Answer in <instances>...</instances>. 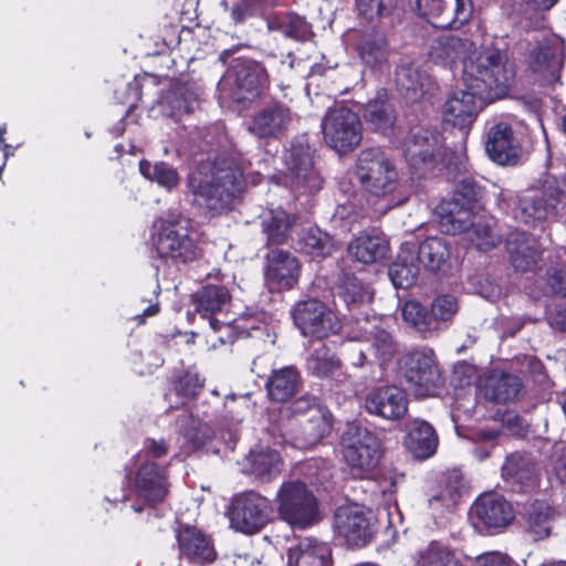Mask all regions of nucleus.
<instances>
[{
  "label": "nucleus",
  "mask_w": 566,
  "mask_h": 566,
  "mask_svg": "<svg viewBox=\"0 0 566 566\" xmlns=\"http://www.w3.org/2000/svg\"><path fill=\"white\" fill-rule=\"evenodd\" d=\"M515 78L514 64L497 49H488L464 61V88L453 91L442 107L446 125L458 128L465 137L485 101L504 96Z\"/></svg>",
  "instance_id": "nucleus-1"
},
{
  "label": "nucleus",
  "mask_w": 566,
  "mask_h": 566,
  "mask_svg": "<svg viewBox=\"0 0 566 566\" xmlns=\"http://www.w3.org/2000/svg\"><path fill=\"white\" fill-rule=\"evenodd\" d=\"M245 168L231 159H218L198 166L189 176L188 186L197 200L209 210H227L244 188Z\"/></svg>",
  "instance_id": "nucleus-2"
},
{
  "label": "nucleus",
  "mask_w": 566,
  "mask_h": 566,
  "mask_svg": "<svg viewBox=\"0 0 566 566\" xmlns=\"http://www.w3.org/2000/svg\"><path fill=\"white\" fill-rule=\"evenodd\" d=\"M275 502L280 518L293 528L304 530L319 520L317 499L301 481L284 482Z\"/></svg>",
  "instance_id": "nucleus-3"
},
{
  "label": "nucleus",
  "mask_w": 566,
  "mask_h": 566,
  "mask_svg": "<svg viewBox=\"0 0 566 566\" xmlns=\"http://www.w3.org/2000/svg\"><path fill=\"white\" fill-rule=\"evenodd\" d=\"M269 87V75L264 66L255 61H239L219 82L221 98L238 103L251 102Z\"/></svg>",
  "instance_id": "nucleus-4"
},
{
  "label": "nucleus",
  "mask_w": 566,
  "mask_h": 566,
  "mask_svg": "<svg viewBox=\"0 0 566 566\" xmlns=\"http://www.w3.org/2000/svg\"><path fill=\"white\" fill-rule=\"evenodd\" d=\"M342 453L356 479L369 478L380 460V442L367 428L349 427L343 434Z\"/></svg>",
  "instance_id": "nucleus-5"
},
{
  "label": "nucleus",
  "mask_w": 566,
  "mask_h": 566,
  "mask_svg": "<svg viewBox=\"0 0 566 566\" xmlns=\"http://www.w3.org/2000/svg\"><path fill=\"white\" fill-rule=\"evenodd\" d=\"M566 210V190L557 181H546L542 190L523 193L514 216L525 224L536 226L554 219Z\"/></svg>",
  "instance_id": "nucleus-6"
},
{
  "label": "nucleus",
  "mask_w": 566,
  "mask_h": 566,
  "mask_svg": "<svg viewBox=\"0 0 566 566\" xmlns=\"http://www.w3.org/2000/svg\"><path fill=\"white\" fill-rule=\"evenodd\" d=\"M321 127L326 145L339 155L353 151L363 139L360 118L347 107L329 108L322 119Z\"/></svg>",
  "instance_id": "nucleus-7"
},
{
  "label": "nucleus",
  "mask_w": 566,
  "mask_h": 566,
  "mask_svg": "<svg viewBox=\"0 0 566 566\" xmlns=\"http://www.w3.org/2000/svg\"><path fill=\"white\" fill-rule=\"evenodd\" d=\"M356 174L363 187L376 196L394 191L399 181L394 161L378 148L360 151Z\"/></svg>",
  "instance_id": "nucleus-8"
},
{
  "label": "nucleus",
  "mask_w": 566,
  "mask_h": 566,
  "mask_svg": "<svg viewBox=\"0 0 566 566\" xmlns=\"http://www.w3.org/2000/svg\"><path fill=\"white\" fill-rule=\"evenodd\" d=\"M272 516L270 500L253 491L233 496L228 512L231 528L247 535L261 532L272 521Z\"/></svg>",
  "instance_id": "nucleus-9"
},
{
  "label": "nucleus",
  "mask_w": 566,
  "mask_h": 566,
  "mask_svg": "<svg viewBox=\"0 0 566 566\" xmlns=\"http://www.w3.org/2000/svg\"><path fill=\"white\" fill-rule=\"evenodd\" d=\"M400 369L415 396L424 398L436 395L441 376L431 349L407 354L400 360Z\"/></svg>",
  "instance_id": "nucleus-10"
},
{
  "label": "nucleus",
  "mask_w": 566,
  "mask_h": 566,
  "mask_svg": "<svg viewBox=\"0 0 566 566\" xmlns=\"http://www.w3.org/2000/svg\"><path fill=\"white\" fill-rule=\"evenodd\" d=\"M293 319L304 336L325 338L340 328L335 313L314 298L297 303L293 310Z\"/></svg>",
  "instance_id": "nucleus-11"
},
{
  "label": "nucleus",
  "mask_w": 566,
  "mask_h": 566,
  "mask_svg": "<svg viewBox=\"0 0 566 566\" xmlns=\"http://www.w3.org/2000/svg\"><path fill=\"white\" fill-rule=\"evenodd\" d=\"M402 151L410 166L422 168L441 160L444 155V146L439 132L416 127L410 129L405 138Z\"/></svg>",
  "instance_id": "nucleus-12"
},
{
  "label": "nucleus",
  "mask_w": 566,
  "mask_h": 566,
  "mask_svg": "<svg viewBox=\"0 0 566 566\" xmlns=\"http://www.w3.org/2000/svg\"><path fill=\"white\" fill-rule=\"evenodd\" d=\"M155 247L160 258L180 263L192 262L202 256L201 249L189 237L187 229L167 221L160 222Z\"/></svg>",
  "instance_id": "nucleus-13"
},
{
  "label": "nucleus",
  "mask_w": 566,
  "mask_h": 566,
  "mask_svg": "<svg viewBox=\"0 0 566 566\" xmlns=\"http://www.w3.org/2000/svg\"><path fill=\"white\" fill-rule=\"evenodd\" d=\"M334 530L349 546H364L374 533L373 515L358 504L339 506L334 516Z\"/></svg>",
  "instance_id": "nucleus-14"
},
{
  "label": "nucleus",
  "mask_w": 566,
  "mask_h": 566,
  "mask_svg": "<svg viewBox=\"0 0 566 566\" xmlns=\"http://www.w3.org/2000/svg\"><path fill=\"white\" fill-rule=\"evenodd\" d=\"M420 15L440 29L459 28L472 15L471 0H416Z\"/></svg>",
  "instance_id": "nucleus-15"
},
{
  "label": "nucleus",
  "mask_w": 566,
  "mask_h": 566,
  "mask_svg": "<svg viewBox=\"0 0 566 566\" xmlns=\"http://www.w3.org/2000/svg\"><path fill=\"white\" fill-rule=\"evenodd\" d=\"M286 182L301 191H316L322 180L314 169L313 155L308 146H292L284 154Z\"/></svg>",
  "instance_id": "nucleus-16"
},
{
  "label": "nucleus",
  "mask_w": 566,
  "mask_h": 566,
  "mask_svg": "<svg viewBox=\"0 0 566 566\" xmlns=\"http://www.w3.org/2000/svg\"><path fill=\"white\" fill-rule=\"evenodd\" d=\"M294 120V114L283 103H271L256 111L248 122V130L260 139H280Z\"/></svg>",
  "instance_id": "nucleus-17"
},
{
  "label": "nucleus",
  "mask_w": 566,
  "mask_h": 566,
  "mask_svg": "<svg viewBox=\"0 0 566 566\" xmlns=\"http://www.w3.org/2000/svg\"><path fill=\"white\" fill-rule=\"evenodd\" d=\"M180 560L192 566H207L217 559V551L210 536L196 526H184L176 535Z\"/></svg>",
  "instance_id": "nucleus-18"
},
{
  "label": "nucleus",
  "mask_w": 566,
  "mask_h": 566,
  "mask_svg": "<svg viewBox=\"0 0 566 566\" xmlns=\"http://www.w3.org/2000/svg\"><path fill=\"white\" fill-rule=\"evenodd\" d=\"M365 408L369 413L386 420H398L408 411V396L397 386H380L366 395Z\"/></svg>",
  "instance_id": "nucleus-19"
},
{
  "label": "nucleus",
  "mask_w": 566,
  "mask_h": 566,
  "mask_svg": "<svg viewBox=\"0 0 566 566\" xmlns=\"http://www.w3.org/2000/svg\"><path fill=\"white\" fill-rule=\"evenodd\" d=\"M471 517L489 528H502L514 518V510L505 497L497 493L479 496L471 507Z\"/></svg>",
  "instance_id": "nucleus-20"
},
{
  "label": "nucleus",
  "mask_w": 566,
  "mask_h": 566,
  "mask_svg": "<svg viewBox=\"0 0 566 566\" xmlns=\"http://www.w3.org/2000/svg\"><path fill=\"white\" fill-rule=\"evenodd\" d=\"M301 266L297 259L283 250H273L268 254L265 281L271 290L293 289L300 277Z\"/></svg>",
  "instance_id": "nucleus-21"
},
{
  "label": "nucleus",
  "mask_w": 566,
  "mask_h": 566,
  "mask_svg": "<svg viewBox=\"0 0 566 566\" xmlns=\"http://www.w3.org/2000/svg\"><path fill=\"white\" fill-rule=\"evenodd\" d=\"M485 149L490 158L499 165H513L520 155V144L513 129L504 122H499L490 128Z\"/></svg>",
  "instance_id": "nucleus-22"
},
{
  "label": "nucleus",
  "mask_w": 566,
  "mask_h": 566,
  "mask_svg": "<svg viewBox=\"0 0 566 566\" xmlns=\"http://www.w3.org/2000/svg\"><path fill=\"white\" fill-rule=\"evenodd\" d=\"M476 51L474 43L469 39H460L457 36H444L437 39L430 48V59L443 66L452 67L458 61L462 62V71L464 70V61L469 60L482 51Z\"/></svg>",
  "instance_id": "nucleus-23"
},
{
  "label": "nucleus",
  "mask_w": 566,
  "mask_h": 566,
  "mask_svg": "<svg viewBox=\"0 0 566 566\" xmlns=\"http://www.w3.org/2000/svg\"><path fill=\"white\" fill-rule=\"evenodd\" d=\"M332 429V416L325 408L312 409V415L301 418L292 434L294 447L308 449L317 444Z\"/></svg>",
  "instance_id": "nucleus-24"
},
{
  "label": "nucleus",
  "mask_w": 566,
  "mask_h": 566,
  "mask_svg": "<svg viewBox=\"0 0 566 566\" xmlns=\"http://www.w3.org/2000/svg\"><path fill=\"white\" fill-rule=\"evenodd\" d=\"M506 250L512 265L521 272L535 268L541 256V248L536 239L522 231L510 233Z\"/></svg>",
  "instance_id": "nucleus-25"
},
{
  "label": "nucleus",
  "mask_w": 566,
  "mask_h": 566,
  "mask_svg": "<svg viewBox=\"0 0 566 566\" xmlns=\"http://www.w3.org/2000/svg\"><path fill=\"white\" fill-rule=\"evenodd\" d=\"M231 301L229 290L222 285H207L195 295L196 310L209 319L210 327L218 332L223 323L213 317L214 314L222 312Z\"/></svg>",
  "instance_id": "nucleus-26"
},
{
  "label": "nucleus",
  "mask_w": 566,
  "mask_h": 566,
  "mask_svg": "<svg viewBox=\"0 0 566 566\" xmlns=\"http://www.w3.org/2000/svg\"><path fill=\"white\" fill-rule=\"evenodd\" d=\"M289 566H332V551L325 543L304 538L290 547Z\"/></svg>",
  "instance_id": "nucleus-27"
},
{
  "label": "nucleus",
  "mask_w": 566,
  "mask_h": 566,
  "mask_svg": "<svg viewBox=\"0 0 566 566\" xmlns=\"http://www.w3.org/2000/svg\"><path fill=\"white\" fill-rule=\"evenodd\" d=\"M436 212L441 230L452 235L467 234L475 223L471 210L455 200L441 202Z\"/></svg>",
  "instance_id": "nucleus-28"
},
{
  "label": "nucleus",
  "mask_w": 566,
  "mask_h": 566,
  "mask_svg": "<svg viewBox=\"0 0 566 566\" xmlns=\"http://www.w3.org/2000/svg\"><path fill=\"white\" fill-rule=\"evenodd\" d=\"M405 444L415 458L427 459L436 453L438 437L430 423L416 419L409 424Z\"/></svg>",
  "instance_id": "nucleus-29"
},
{
  "label": "nucleus",
  "mask_w": 566,
  "mask_h": 566,
  "mask_svg": "<svg viewBox=\"0 0 566 566\" xmlns=\"http://www.w3.org/2000/svg\"><path fill=\"white\" fill-rule=\"evenodd\" d=\"M301 382V375L295 367L275 369L266 381L268 395L273 401L285 402L298 391Z\"/></svg>",
  "instance_id": "nucleus-30"
},
{
  "label": "nucleus",
  "mask_w": 566,
  "mask_h": 566,
  "mask_svg": "<svg viewBox=\"0 0 566 566\" xmlns=\"http://www.w3.org/2000/svg\"><path fill=\"white\" fill-rule=\"evenodd\" d=\"M520 390L521 382L517 377L497 371L489 375L482 385L483 396L496 403L514 401Z\"/></svg>",
  "instance_id": "nucleus-31"
},
{
  "label": "nucleus",
  "mask_w": 566,
  "mask_h": 566,
  "mask_svg": "<svg viewBox=\"0 0 566 566\" xmlns=\"http://www.w3.org/2000/svg\"><path fill=\"white\" fill-rule=\"evenodd\" d=\"M136 484L139 495L149 503L163 501L168 491L164 471L153 462L140 467Z\"/></svg>",
  "instance_id": "nucleus-32"
},
{
  "label": "nucleus",
  "mask_w": 566,
  "mask_h": 566,
  "mask_svg": "<svg viewBox=\"0 0 566 566\" xmlns=\"http://www.w3.org/2000/svg\"><path fill=\"white\" fill-rule=\"evenodd\" d=\"M557 516L555 507L544 501L532 503L525 514V528L534 541L548 537Z\"/></svg>",
  "instance_id": "nucleus-33"
},
{
  "label": "nucleus",
  "mask_w": 566,
  "mask_h": 566,
  "mask_svg": "<svg viewBox=\"0 0 566 566\" xmlns=\"http://www.w3.org/2000/svg\"><path fill=\"white\" fill-rule=\"evenodd\" d=\"M296 218L282 208L268 209L261 214V224L268 241L272 244L286 242Z\"/></svg>",
  "instance_id": "nucleus-34"
},
{
  "label": "nucleus",
  "mask_w": 566,
  "mask_h": 566,
  "mask_svg": "<svg viewBox=\"0 0 566 566\" xmlns=\"http://www.w3.org/2000/svg\"><path fill=\"white\" fill-rule=\"evenodd\" d=\"M389 243L382 234H365L356 238L348 247L349 254L358 262L371 264L386 258Z\"/></svg>",
  "instance_id": "nucleus-35"
},
{
  "label": "nucleus",
  "mask_w": 566,
  "mask_h": 566,
  "mask_svg": "<svg viewBox=\"0 0 566 566\" xmlns=\"http://www.w3.org/2000/svg\"><path fill=\"white\" fill-rule=\"evenodd\" d=\"M415 247H406L389 268V277L398 289H408L417 281L420 265L415 259Z\"/></svg>",
  "instance_id": "nucleus-36"
},
{
  "label": "nucleus",
  "mask_w": 566,
  "mask_h": 566,
  "mask_svg": "<svg viewBox=\"0 0 566 566\" xmlns=\"http://www.w3.org/2000/svg\"><path fill=\"white\" fill-rule=\"evenodd\" d=\"M530 67L543 76L554 77L560 67L556 40H545L530 55Z\"/></svg>",
  "instance_id": "nucleus-37"
},
{
  "label": "nucleus",
  "mask_w": 566,
  "mask_h": 566,
  "mask_svg": "<svg viewBox=\"0 0 566 566\" xmlns=\"http://www.w3.org/2000/svg\"><path fill=\"white\" fill-rule=\"evenodd\" d=\"M412 566H464L459 556L447 545L431 542L412 556Z\"/></svg>",
  "instance_id": "nucleus-38"
},
{
  "label": "nucleus",
  "mask_w": 566,
  "mask_h": 566,
  "mask_svg": "<svg viewBox=\"0 0 566 566\" xmlns=\"http://www.w3.org/2000/svg\"><path fill=\"white\" fill-rule=\"evenodd\" d=\"M300 249L312 258L331 255L335 245L331 235L317 227L303 229L298 238Z\"/></svg>",
  "instance_id": "nucleus-39"
},
{
  "label": "nucleus",
  "mask_w": 566,
  "mask_h": 566,
  "mask_svg": "<svg viewBox=\"0 0 566 566\" xmlns=\"http://www.w3.org/2000/svg\"><path fill=\"white\" fill-rule=\"evenodd\" d=\"M340 367V360L324 345L306 359L307 371L318 378L335 377L339 374Z\"/></svg>",
  "instance_id": "nucleus-40"
},
{
  "label": "nucleus",
  "mask_w": 566,
  "mask_h": 566,
  "mask_svg": "<svg viewBox=\"0 0 566 566\" xmlns=\"http://www.w3.org/2000/svg\"><path fill=\"white\" fill-rule=\"evenodd\" d=\"M252 473L261 479L270 480L281 471L282 460L280 454L270 448L252 450L248 455Z\"/></svg>",
  "instance_id": "nucleus-41"
},
{
  "label": "nucleus",
  "mask_w": 566,
  "mask_h": 566,
  "mask_svg": "<svg viewBox=\"0 0 566 566\" xmlns=\"http://www.w3.org/2000/svg\"><path fill=\"white\" fill-rule=\"evenodd\" d=\"M449 256L447 243L441 238H428L415 254L416 261L430 271H437Z\"/></svg>",
  "instance_id": "nucleus-42"
},
{
  "label": "nucleus",
  "mask_w": 566,
  "mask_h": 566,
  "mask_svg": "<svg viewBox=\"0 0 566 566\" xmlns=\"http://www.w3.org/2000/svg\"><path fill=\"white\" fill-rule=\"evenodd\" d=\"M365 119L374 130L386 133L394 127L395 113L392 106L386 101L385 94L366 105Z\"/></svg>",
  "instance_id": "nucleus-43"
},
{
  "label": "nucleus",
  "mask_w": 566,
  "mask_h": 566,
  "mask_svg": "<svg viewBox=\"0 0 566 566\" xmlns=\"http://www.w3.org/2000/svg\"><path fill=\"white\" fill-rule=\"evenodd\" d=\"M397 84L401 91L406 92L407 97L416 99L427 92L430 78L416 66L403 65L397 71Z\"/></svg>",
  "instance_id": "nucleus-44"
},
{
  "label": "nucleus",
  "mask_w": 566,
  "mask_h": 566,
  "mask_svg": "<svg viewBox=\"0 0 566 566\" xmlns=\"http://www.w3.org/2000/svg\"><path fill=\"white\" fill-rule=\"evenodd\" d=\"M359 55L366 65H381L389 55L386 38L378 33L365 36L359 46Z\"/></svg>",
  "instance_id": "nucleus-45"
},
{
  "label": "nucleus",
  "mask_w": 566,
  "mask_h": 566,
  "mask_svg": "<svg viewBox=\"0 0 566 566\" xmlns=\"http://www.w3.org/2000/svg\"><path fill=\"white\" fill-rule=\"evenodd\" d=\"M140 174L150 181H156L159 186L170 190L179 182V176L176 169L166 163L151 164L147 160L139 163Z\"/></svg>",
  "instance_id": "nucleus-46"
},
{
  "label": "nucleus",
  "mask_w": 566,
  "mask_h": 566,
  "mask_svg": "<svg viewBox=\"0 0 566 566\" xmlns=\"http://www.w3.org/2000/svg\"><path fill=\"white\" fill-rule=\"evenodd\" d=\"M465 235L480 251L491 250L501 242V235L494 230L491 221H475Z\"/></svg>",
  "instance_id": "nucleus-47"
},
{
  "label": "nucleus",
  "mask_w": 566,
  "mask_h": 566,
  "mask_svg": "<svg viewBox=\"0 0 566 566\" xmlns=\"http://www.w3.org/2000/svg\"><path fill=\"white\" fill-rule=\"evenodd\" d=\"M397 0H356L359 14L367 20H376L388 15L395 8Z\"/></svg>",
  "instance_id": "nucleus-48"
},
{
  "label": "nucleus",
  "mask_w": 566,
  "mask_h": 566,
  "mask_svg": "<svg viewBox=\"0 0 566 566\" xmlns=\"http://www.w3.org/2000/svg\"><path fill=\"white\" fill-rule=\"evenodd\" d=\"M371 347L380 363L389 361L397 353V345L386 331H378L374 334Z\"/></svg>",
  "instance_id": "nucleus-49"
},
{
  "label": "nucleus",
  "mask_w": 566,
  "mask_h": 566,
  "mask_svg": "<svg viewBox=\"0 0 566 566\" xmlns=\"http://www.w3.org/2000/svg\"><path fill=\"white\" fill-rule=\"evenodd\" d=\"M458 303L453 296L441 295L433 300L431 315L436 321H450L458 312Z\"/></svg>",
  "instance_id": "nucleus-50"
},
{
  "label": "nucleus",
  "mask_w": 566,
  "mask_h": 566,
  "mask_svg": "<svg viewBox=\"0 0 566 566\" xmlns=\"http://www.w3.org/2000/svg\"><path fill=\"white\" fill-rule=\"evenodd\" d=\"M401 315L405 322L415 327L422 328L427 324L426 310L420 303L416 301L406 302L401 307Z\"/></svg>",
  "instance_id": "nucleus-51"
},
{
  "label": "nucleus",
  "mask_w": 566,
  "mask_h": 566,
  "mask_svg": "<svg viewBox=\"0 0 566 566\" xmlns=\"http://www.w3.org/2000/svg\"><path fill=\"white\" fill-rule=\"evenodd\" d=\"M202 385L203 384L198 374L187 371L178 379L176 384V391L178 395L185 397H193L198 395Z\"/></svg>",
  "instance_id": "nucleus-52"
},
{
  "label": "nucleus",
  "mask_w": 566,
  "mask_h": 566,
  "mask_svg": "<svg viewBox=\"0 0 566 566\" xmlns=\"http://www.w3.org/2000/svg\"><path fill=\"white\" fill-rule=\"evenodd\" d=\"M520 462H523V459L520 455L514 454L510 457L504 464V471L506 474L512 475L516 481L524 484L532 480L533 471L528 464H526V469L518 468Z\"/></svg>",
  "instance_id": "nucleus-53"
},
{
  "label": "nucleus",
  "mask_w": 566,
  "mask_h": 566,
  "mask_svg": "<svg viewBox=\"0 0 566 566\" xmlns=\"http://www.w3.org/2000/svg\"><path fill=\"white\" fill-rule=\"evenodd\" d=\"M367 292L356 277L347 279L343 286V297L347 303L363 302Z\"/></svg>",
  "instance_id": "nucleus-54"
},
{
  "label": "nucleus",
  "mask_w": 566,
  "mask_h": 566,
  "mask_svg": "<svg viewBox=\"0 0 566 566\" xmlns=\"http://www.w3.org/2000/svg\"><path fill=\"white\" fill-rule=\"evenodd\" d=\"M552 465L558 480L566 482V443L555 446Z\"/></svg>",
  "instance_id": "nucleus-55"
},
{
  "label": "nucleus",
  "mask_w": 566,
  "mask_h": 566,
  "mask_svg": "<svg viewBox=\"0 0 566 566\" xmlns=\"http://www.w3.org/2000/svg\"><path fill=\"white\" fill-rule=\"evenodd\" d=\"M314 408L323 407L318 403L317 399L312 396H302L298 399H296L292 405L293 413L298 415L302 418L312 415V409Z\"/></svg>",
  "instance_id": "nucleus-56"
},
{
  "label": "nucleus",
  "mask_w": 566,
  "mask_h": 566,
  "mask_svg": "<svg viewBox=\"0 0 566 566\" xmlns=\"http://www.w3.org/2000/svg\"><path fill=\"white\" fill-rule=\"evenodd\" d=\"M346 359L354 367H363L366 364V354L360 343H350L345 348Z\"/></svg>",
  "instance_id": "nucleus-57"
},
{
  "label": "nucleus",
  "mask_w": 566,
  "mask_h": 566,
  "mask_svg": "<svg viewBox=\"0 0 566 566\" xmlns=\"http://www.w3.org/2000/svg\"><path fill=\"white\" fill-rule=\"evenodd\" d=\"M478 566H513L511 560L500 553H486L476 558Z\"/></svg>",
  "instance_id": "nucleus-58"
},
{
  "label": "nucleus",
  "mask_w": 566,
  "mask_h": 566,
  "mask_svg": "<svg viewBox=\"0 0 566 566\" xmlns=\"http://www.w3.org/2000/svg\"><path fill=\"white\" fill-rule=\"evenodd\" d=\"M285 33L297 40H303L308 34L307 23L300 17H295L291 20L290 25L285 28Z\"/></svg>",
  "instance_id": "nucleus-59"
},
{
  "label": "nucleus",
  "mask_w": 566,
  "mask_h": 566,
  "mask_svg": "<svg viewBox=\"0 0 566 566\" xmlns=\"http://www.w3.org/2000/svg\"><path fill=\"white\" fill-rule=\"evenodd\" d=\"M453 503L454 500L450 492H440L429 499V506L433 511H440L442 507H450Z\"/></svg>",
  "instance_id": "nucleus-60"
},
{
  "label": "nucleus",
  "mask_w": 566,
  "mask_h": 566,
  "mask_svg": "<svg viewBox=\"0 0 566 566\" xmlns=\"http://www.w3.org/2000/svg\"><path fill=\"white\" fill-rule=\"evenodd\" d=\"M548 321L552 327L566 331V307L552 313Z\"/></svg>",
  "instance_id": "nucleus-61"
},
{
  "label": "nucleus",
  "mask_w": 566,
  "mask_h": 566,
  "mask_svg": "<svg viewBox=\"0 0 566 566\" xmlns=\"http://www.w3.org/2000/svg\"><path fill=\"white\" fill-rule=\"evenodd\" d=\"M249 6L244 1H242L240 3L234 4L231 8V18L237 23L242 22L249 14Z\"/></svg>",
  "instance_id": "nucleus-62"
},
{
  "label": "nucleus",
  "mask_w": 566,
  "mask_h": 566,
  "mask_svg": "<svg viewBox=\"0 0 566 566\" xmlns=\"http://www.w3.org/2000/svg\"><path fill=\"white\" fill-rule=\"evenodd\" d=\"M531 7L536 10H549L552 9L558 0H525Z\"/></svg>",
  "instance_id": "nucleus-63"
},
{
  "label": "nucleus",
  "mask_w": 566,
  "mask_h": 566,
  "mask_svg": "<svg viewBox=\"0 0 566 566\" xmlns=\"http://www.w3.org/2000/svg\"><path fill=\"white\" fill-rule=\"evenodd\" d=\"M149 450L154 457L159 458L167 453V446H166L165 441H163V440L161 441L151 440L149 443Z\"/></svg>",
  "instance_id": "nucleus-64"
}]
</instances>
